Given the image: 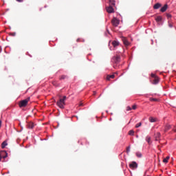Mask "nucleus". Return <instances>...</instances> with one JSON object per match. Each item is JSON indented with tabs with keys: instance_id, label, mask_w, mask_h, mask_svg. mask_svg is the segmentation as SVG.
<instances>
[{
	"instance_id": "obj_1",
	"label": "nucleus",
	"mask_w": 176,
	"mask_h": 176,
	"mask_svg": "<svg viewBox=\"0 0 176 176\" xmlns=\"http://www.w3.org/2000/svg\"><path fill=\"white\" fill-rule=\"evenodd\" d=\"M112 63H113V68L116 69H118L119 68V63H120V56H116L113 57L111 59Z\"/></svg>"
},
{
	"instance_id": "obj_2",
	"label": "nucleus",
	"mask_w": 176,
	"mask_h": 176,
	"mask_svg": "<svg viewBox=\"0 0 176 176\" xmlns=\"http://www.w3.org/2000/svg\"><path fill=\"white\" fill-rule=\"evenodd\" d=\"M65 100H67V96H63V98H60L56 102V105L59 107L61 109H64V107L65 105Z\"/></svg>"
},
{
	"instance_id": "obj_3",
	"label": "nucleus",
	"mask_w": 176,
	"mask_h": 176,
	"mask_svg": "<svg viewBox=\"0 0 176 176\" xmlns=\"http://www.w3.org/2000/svg\"><path fill=\"white\" fill-rule=\"evenodd\" d=\"M28 101H30V98H28L19 102V107L20 108L25 107V106L28 105Z\"/></svg>"
},
{
	"instance_id": "obj_4",
	"label": "nucleus",
	"mask_w": 176,
	"mask_h": 176,
	"mask_svg": "<svg viewBox=\"0 0 176 176\" xmlns=\"http://www.w3.org/2000/svg\"><path fill=\"white\" fill-rule=\"evenodd\" d=\"M119 23H120V21L116 17L113 18L111 20V24L113 25V27H118V25H119Z\"/></svg>"
},
{
	"instance_id": "obj_5",
	"label": "nucleus",
	"mask_w": 176,
	"mask_h": 176,
	"mask_svg": "<svg viewBox=\"0 0 176 176\" xmlns=\"http://www.w3.org/2000/svg\"><path fill=\"white\" fill-rule=\"evenodd\" d=\"M106 10H107V13H114L115 12V10L113 9V7L111 6L107 7Z\"/></svg>"
},
{
	"instance_id": "obj_6",
	"label": "nucleus",
	"mask_w": 176,
	"mask_h": 176,
	"mask_svg": "<svg viewBox=\"0 0 176 176\" xmlns=\"http://www.w3.org/2000/svg\"><path fill=\"white\" fill-rule=\"evenodd\" d=\"M2 157H3V159H6V157H8V153H6V151H1L0 154V162L2 160Z\"/></svg>"
},
{
	"instance_id": "obj_7",
	"label": "nucleus",
	"mask_w": 176,
	"mask_h": 176,
	"mask_svg": "<svg viewBox=\"0 0 176 176\" xmlns=\"http://www.w3.org/2000/svg\"><path fill=\"white\" fill-rule=\"evenodd\" d=\"M129 167L133 170L134 168H137V167H138V164L135 162H132L131 164H129Z\"/></svg>"
},
{
	"instance_id": "obj_8",
	"label": "nucleus",
	"mask_w": 176,
	"mask_h": 176,
	"mask_svg": "<svg viewBox=\"0 0 176 176\" xmlns=\"http://www.w3.org/2000/svg\"><path fill=\"white\" fill-rule=\"evenodd\" d=\"M122 41L125 46H129L130 45V42L127 41V38L126 37H122Z\"/></svg>"
},
{
	"instance_id": "obj_9",
	"label": "nucleus",
	"mask_w": 176,
	"mask_h": 176,
	"mask_svg": "<svg viewBox=\"0 0 176 176\" xmlns=\"http://www.w3.org/2000/svg\"><path fill=\"white\" fill-rule=\"evenodd\" d=\"M27 127L28 129H34V127H35V124L32 122H30L28 123Z\"/></svg>"
},
{
	"instance_id": "obj_10",
	"label": "nucleus",
	"mask_w": 176,
	"mask_h": 176,
	"mask_svg": "<svg viewBox=\"0 0 176 176\" xmlns=\"http://www.w3.org/2000/svg\"><path fill=\"white\" fill-rule=\"evenodd\" d=\"M167 8H168V6L167 4H165L161 9H160V12H162V13H164V12H166L167 10Z\"/></svg>"
},
{
	"instance_id": "obj_11",
	"label": "nucleus",
	"mask_w": 176,
	"mask_h": 176,
	"mask_svg": "<svg viewBox=\"0 0 176 176\" xmlns=\"http://www.w3.org/2000/svg\"><path fill=\"white\" fill-rule=\"evenodd\" d=\"M152 83L153 85H157L159 83V77H155V78L153 79Z\"/></svg>"
},
{
	"instance_id": "obj_12",
	"label": "nucleus",
	"mask_w": 176,
	"mask_h": 176,
	"mask_svg": "<svg viewBox=\"0 0 176 176\" xmlns=\"http://www.w3.org/2000/svg\"><path fill=\"white\" fill-rule=\"evenodd\" d=\"M160 8H162V4L160 3H155L153 6V9H159Z\"/></svg>"
},
{
	"instance_id": "obj_13",
	"label": "nucleus",
	"mask_w": 176,
	"mask_h": 176,
	"mask_svg": "<svg viewBox=\"0 0 176 176\" xmlns=\"http://www.w3.org/2000/svg\"><path fill=\"white\" fill-rule=\"evenodd\" d=\"M112 45L113 46V47H118V45H119V41H112Z\"/></svg>"
},
{
	"instance_id": "obj_14",
	"label": "nucleus",
	"mask_w": 176,
	"mask_h": 176,
	"mask_svg": "<svg viewBox=\"0 0 176 176\" xmlns=\"http://www.w3.org/2000/svg\"><path fill=\"white\" fill-rule=\"evenodd\" d=\"M160 132H157L155 135V141H159V138H160Z\"/></svg>"
},
{
	"instance_id": "obj_15",
	"label": "nucleus",
	"mask_w": 176,
	"mask_h": 176,
	"mask_svg": "<svg viewBox=\"0 0 176 176\" xmlns=\"http://www.w3.org/2000/svg\"><path fill=\"white\" fill-rule=\"evenodd\" d=\"M170 129H171V125L166 124L164 128V132L166 133V131H168Z\"/></svg>"
},
{
	"instance_id": "obj_16",
	"label": "nucleus",
	"mask_w": 176,
	"mask_h": 176,
	"mask_svg": "<svg viewBox=\"0 0 176 176\" xmlns=\"http://www.w3.org/2000/svg\"><path fill=\"white\" fill-rule=\"evenodd\" d=\"M8 146V142L6 141H4L1 144V148L2 149H4Z\"/></svg>"
},
{
	"instance_id": "obj_17",
	"label": "nucleus",
	"mask_w": 176,
	"mask_h": 176,
	"mask_svg": "<svg viewBox=\"0 0 176 176\" xmlns=\"http://www.w3.org/2000/svg\"><path fill=\"white\" fill-rule=\"evenodd\" d=\"M168 25L169 28H173V27H174V23L171 22V21H168Z\"/></svg>"
},
{
	"instance_id": "obj_18",
	"label": "nucleus",
	"mask_w": 176,
	"mask_h": 176,
	"mask_svg": "<svg viewBox=\"0 0 176 176\" xmlns=\"http://www.w3.org/2000/svg\"><path fill=\"white\" fill-rule=\"evenodd\" d=\"M114 78H115V74L108 75L107 76V80H109L110 79H113Z\"/></svg>"
},
{
	"instance_id": "obj_19",
	"label": "nucleus",
	"mask_w": 176,
	"mask_h": 176,
	"mask_svg": "<svg viewBox=\"0 0 176 176\" xmlns=\"http://www.w3.org/2000/svg\"><path fill=\"white\" fill-rule=\"evenodd\" d=\"M149 122H151V123H155V122H156V118H155L153 117H150Z\"/></svg>"
},
{
	"instance_id": "obj_20",
	"label": "nucleus",
	"mask_w": 176,
	"mask_h": 176,
	"mask_svg": "<svg viewBox=\"0 0 176 176\" xmlns=\"http://www.w3.org/2000/svg\"><path fill=\"white\" fill-rule=\"evenodd\" d=\"M109 6H115V0H109Z\"/></svg>"
},
{
	"instance_id": "obj_21",
	"label": "nucleus",
	"mask_w": 176,
	"mask_h": 176,
	"mask_svg": "<svg viewBox=\"0 0 176 176\" xmlns=\"http://www.w3.org/2000/svg\"><path fill=\"white\" fill-rule=\"evenodd\" d=\"M169 160H170V156H167L166 158L163 160V163H168Z\"/></svg>"
},
{
	"instance_id": "obj_22",
	"label": "nucleus",
	"mask_w": 176,
	"mask_h": 176,
	"mask_svg": "<svg viewBox=\"0 0 176 176\" xmlns=\"http://www.w3.org/2000/svg\"><path fill=\"white\" fill-rule=\"evenodd\" d=\"M146 141L148 142V144H151V137L147 136L146 138Z\"/></svg>"
},
{
	"instance_id": "obj_23",
	"label": "nucleus",
	"mask_w": 176,
	"mask_h": 176,
	"mask_svg": "<svg viewBox=\"0 0 176 176\" xmlns=\"http://www.w3.org/2000/svg\"><path fill=\"white\" fill-rule=\"evenodd\" d=\"M155 21L159 23L162 21V16H157V18H155Z\"/></svg>"
},
{
	"instance_id": "obj_24",
	"label": "nucleus",
	"mask_w": 176,
	"mask_h": 176,
	"mask_svg": "<svg viewBox=\"0 0 176 176\" xmlns=\"http://www.w3.org/2000/svg\"><path fill=\"white\" fill-rule=\"evenodd\" d=\"M67 76L65 75H63L60 76V80H63L64 79H67Z\"/></svg>"
},
{
	"instance_id": "obj_25",
	"label": "nucleus",
	"mask_w": 176,
	"mask_h": 176,
	"mask_svg": "<svg viewBox=\"0 0 176 176\" xmlns=\"http://www.w3.org/2000/svg\"><path fill=\"white\" fill-rule=\"evenodd\" d=\"M142 124L141 122H139V123L136 124L135 128H136V129H138V127H141Z\"/></svg>"
},
{
	"instance_id": "obj_26",
	"label": "nucleus",
	"mask_w": 176,
	"mask_h": 176,
	"mask_svg": "<svg viewBox=\"0 0 176 176\" xmlns=\"http://www.w3.org/2000/svg\"><path fill=\"white\" fill-rule=\"evenodd\" d=\"M129 135H134V131H133V130L129 131Z\"/></svg>"
},
{
	"instance_id": "obj_27",
	"label": "nucleus",
	"mask_w": 176,
	"mask_h": 176,
	"mask_svg": "<svg viewBox=\"0 0 176 176\" xmlns=\"http://www.w3.org/2000/svg\"><path fill=\"white\" fill-rule=\"evenodd\" d=\"M151 78H153V79H155V78H157V76H156V74H151Z\"/></svg>"
},
{
	"instance_id": "obj_28",
	"label": "nucleus",
	"mask_w": 176,
	"mask_h": 176,
	"mask_svg": "<svg viewBox=\"0 0 176 176\" xmlns=\"http://www.w3.org/2000/svg\"><path fill=\"white\" fill-rule=\"evenodd\" d=\"M150 101H158V100L157 99H156V98H150Z\"/></svg>"
},
{
	"instance_id": "obj_29",
	"label": "nucleus",
	"mask_w": 176,
	"mask_h": 176,
	"mask_svg": "<svg viewBox=\"0 0 176 176\" xmlns=\"http://www.w3.org/2000/svg\"><path fill=\"white\" fill-rule=\"evenodd\" d=\"M130 153V146H129L127 148H126V153Z\"/></svg>"
},
{
	"instance_id": "obj_30",
	"label": "nucleus",
	"mask_w": 176,
	"mask_h": 176,
	"mask_svg": "<svg viewBox=\"0 0 176 176\" xmlns=\"http://www.w3.org/2000/svg\"><path fill=\"white\" fill-rule=\"evenodd\" d=\"M11 36H16V32L10 33Z\"/></svg>"
},
{
	"instance_id": "obj_31",
	"label": "nucleus",
	"mask_w": 176,
	"mask_h": 176,
	"mask_svg": "<svg viewBox=\"0 0 176 176\" xmlns=\"http://www.w3.org/2000/svg\"><path fill=\"white\" fill-rule=\"evenodd\" d=\"M136 155L138 156V157H141V156H142V155L140 153H136Z\"/></svg>"
},
{
	"instance_id": "obj_32",
	"label": "nucleus",
	"mask_w": 176,
	"mask_h": 176,
	"mask_svg": "<svg viewBox=\"0 0 176 176\" xmlns=\"http://www.w3.org/2000/svg\"><path fill=\"white\" fill-rule=\"evenodd\" d=\"M166 16H167V18L168 19H171V14H166Z\"/></svg>"
},
{
	"instance_id": "obj_33",
	"label": "nucleus",
	"mask_w": 176,
	"mask_h": 176,
	"mask_svg": "<svg viewBox=\"0 0 176 176\" xmlns=\"http://www.w3.org/2000/svg\"><path fill=\"white\" fill-rule=\"evenodd\" d=\"M132 109H134V110L137 109V105L135 104L132 106Z\"/></svg>"
},
{
	"instance_id": "obj_34",
	"label": "nucleus",
	"mask_w": 176,
	"mask_h": 176,
	"mask_svg": "<svg viewBox=\"0 0 176 176\" xmlns=\"http://www.w3.org/2000/svg\"><path fill=\"white\" fill-rule=\"evenodd\" d=\"M131 108L130 107V106L126 107V111H131Z\"/></svg>"
},
{
	"instance_id": "obj_35",
	"label": "nucleus",
	"mask_w": 176,
	"mask_h": 176,
	"mask_svg": "<svg viewBox=\"0 0 176 176\" xmlns=\"http://www.w3.org/2000/svg\"><path fill=\"white\" fill-rule=\"evenodd\" d=\"M16 2H19V3H21V2H24V0H16Z\"/></svg>"
},
{
	"instance_id": "obj_36",
	"label": "nucleus",
	"mask_w": 176,
	"mask_h": 176,
	"mask_svg": "<svg viewBox=\"0 0 176 176\" xmlns=\"http://www.w3.org/2000/svg\"><path fill=\"white\" fill-rule=\"evenodd\" d=\"M79 107H83V103H80V104H79Z\"/></svg>"
},
{
	"instance_id": "obj_37",
	"label": "nucleus",
	"mask_w": 176,
	"mask_h": 176,
	"mask_svg": "<svg viewBox=\"0 0 176 176\" xmlns=\"http://www.w3.org/2000/svg\"><path fill=\"white\" fill-rule=\"evenodd\" d=\"M96 94H97L96 91H94V96H96Z\"/></svg>"
},
{
	"instance_id": "obj_38",
	"label": "nucleus",
	"mask_w": 176,
	"mask_h": 176,
	"mask_svg": "<svg viewBox=\"0 0 176 176\" xmlns=\"http://www.w3.org/2000/svg\"><path fill=\"white\" fill-rule=\"evenodd\" d=\"M79 41H80V39L78 38V39L76 40V42H79Z\"/></svg>"
},
{
	"instance_id": "obj_39",
	"label": "nucleus",
	"mask_w": 176,
	"mask_h": 176,
	"mask_svg": "<svg viewBox=\"0 0 176 176\" xmlns=\"http://www.w3.org/2000/svg\"><path fill=\"white\" fill-rule=\"evenodd\" d=\"M173 131H174L175 133H176V129H173Z\"/></svg>"
}]
</instances>
